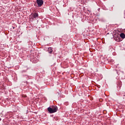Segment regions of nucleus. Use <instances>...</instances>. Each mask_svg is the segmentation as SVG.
<instances>
[{"mask_svg":"<svg viewBox=\"0 0 125 125\" xmlns=\"http://www.w3.org/2000/svg\"><path fill=\"white\" fill-rule=\"evenodd\" d=\"M47 110L50 114H53V113L57 112L58 107H57L56 106H52L51 107H48Z\"/></svg>","mask_w":125,"mask_h":125,"instance_id":"1","label":"nucleus"},{"mask_svg":"<svg viewBox=\"0 0 125 125\" xmlns=\"http://www.w3.org/2000/svg\"><path fill=\"white\" fill-rule=\"evenodd\" d=\"M31 16H32V18H31L32 19L34 20V19L36 18H38V17H39V14L38 13H34L31 14Z\"/></svg>","mask_w":125,"mask_h":125,"instance_id":"2","label":"nucleus"},{"mask_svg":"<svg viewBox=\"0 0 125 125\" xmlns=\"http://www.w3.org/2000/svg\"><path fill=\"white\" fill-rule=\"evenodd\" d=\"M37 3L38 6L41 7L43 4V0H37Z\"/></svg>","mask_w":125,"mask_h":125,"instance_id":"3","label":"nucleus"},{"mask_svg":"<svg viewBox=\"0 0 125 125\" xmlns=\"http://www.w3.org/2000/svg\"><path fill=\"white\" fill-rule=\"evenodd\" d=\"M48 51L49 53H52V51H53V50H52V48L51 47H49L48 49Z\"/></svg>","mask_w":125,"mask_h":125,"instance_id":"4","label":"nucleus"},{"mask_svg":"<svg viewBox=\"0 0 125 125\" xmlns=\"http://www.w3.org/2000/svg\"><path fill=\"white\" fill-rule=\"evenodd\" d=\"M114 40L116 41V42H121V38H120V37L118 36L117 38H114Z\"/></svg>","mask_w":125,"mask_h":125,"instance_id":"5","label":"nucleus"},{"mask_svg":"<svg viewBox=\"0 0 125 125\" xmlns=\"http://www.w3.org/2000/svg\"><path fill=\"white\" fill-rule=\"evenodd\" d=\"M120 37L122 39L125 38V34L124 33H122L120 34Z\"/></svg>","mask_w":125,"mask_h":125,"instance_id":"6","label":"nucleus"},{"mask_svg":"<svg viewBox=\"0 0 125 125\" xmlns=\"http://www.w3.org/2000/svg\"><path fill=\"white\" fill-rule=\"evenodd\" d=\"M0 121H1V118H0Z\"/></svg>","mask_w":125,"mask_h":125,"instance_id":"7","label":"nucleus"}]
</instances>
